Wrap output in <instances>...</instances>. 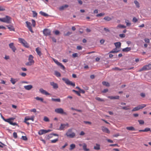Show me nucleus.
Segmentation results:
<instances>
[{
  "mask_svg": "<svg viewBox=\"0 0 151 151\" xmlns=\"http://www.w3.org/2000/svg\"><path fill=\"white\" fill-rule=\"evenodd\" d=\"M78 54L77 53H74L73 54L72 56L73 58H76L78 56Z\"/></svg>",
  "mask_w": 151,
  "mask_h": 151,
  "instance_id": "56",
  "label": "nucleus"
},
{
  "mask_svg": "<svg viewBox=\"0 0 151 151\" xmlns=\"http://www.w3.org/2000/svg\"><path fill=\"white\" fill-rule=\"evenodd\" d=\"M9 45V47L12 49L13 51L14 52H15L17 50V49L14 45V44L13 42H12L10 43Z\"/></svg>",
  "mask_w": 151,
  "mask_h": 151,
  "instance_id": "11",
  "label": "nucleus"
},
{
  "mask_svg": "<svg viewBox=\"0 0 151 151\" xmlns=\"http://www.w3.org/2000/svg\"><path fill=\"white\" fill-rule=\"evenodd\" d=\"M84 122L86 124H91V123L89 121H84Z\"/></svg>",
  "mask_w": 151,
  "mask_h": 151,
  "instance_id": "62",
  "label": "nucleus"
},
{
  "mask_svg": "<svg viewBox=\"0 0 151 151\" xmlns=\"http://www.w3.org/2000/svg\"><path fill=\"white\" fill-rule=\"evenodd\" d=\"M72 32H68L66 33H64V36H68L69 35L72 34Z\"/></svg>",
  "mask_w": 151,
  "mask_h": 151,
  "instance_id": "38",
  "label": "nucleus"
},
{
  "mask_svg": "<svg viewBox=\"0 0 151 151\" xmlns=\"http://www.w3.org/2000/svg\"><path fill=\"white\" fill-rule=\"evenodd\" d=\"M62 79L67 85H71L73 87L75 86V83H73L71 81H70L68 79L65 78H63Z\"/></svg>",
  "mask_w": 151,
  "mask_h": 151,
  "instance_id": "5",
  "label": "nucleus"
},
{
  "mask_svg": "<svg viewBox=\"0 0 151 151\" xmlns=\"http://www.w3.org/2000/svg\"><path fill=\"white\" fill-rule=\"evenodd\" d=\"M72 91L73 92H75L76 93V94L77 95H78V96H81V95L80 94V93L79 92H78V91H76L74 90H72Z\"/></svg>",
  "mask_w": 151,
  "mask_h": 151,
  "instance_id": "43",
  "label": "nucleus"
},
{
  "mask_svg": "<svg viewBox=\"0 0 151 151\" xmlns=\"http://www.w3.org/2000/svg\"><path fill=\"white\" fill-rule=\"evenodd\" d=\"M51 131V130H50V129H48L47 130H44V129H41L39 131V132H38V133L40 135H42L43 134L50 132Z\"/></svg>",
  "mask_w": 151,
  "mask_h": 151,
  "instance_id": "8",
  "label": "nucleus"
},
{
  "mask_svg": "<svg viewBox=\"0 0 151 151\" xmlns=\"http://www.w3.org/2000/svg\"><path fill=\"white\" fill-rule=\"evenodd\" d=\"M76 148V145L74 144H71L70 145L69 150H71Z\"/></svg>",
  "mask_w": 151,
  "mask_h": 151,
  "instance_id": "27",
  "label": "nucleus"
},
{
  "mask_svg": "<svg viewBox=\"0 0 151 151\" xmlns=\"http://www.w3.org/2000/svg\"><path fill=\"white\" fill-rule=\"evenodd\" d=\"M138 122L140 124H143L144 123V122L143 120H138Z\"/></svg>",
  "mask_w": 151,
  "mask_h": 151,
  "instance_id": "53",
  "label": "nucleus"
},
{
  "mask_svg": "<svg viewBox=\"0 0 151 151\" xmlns=\"http://www.w3.org/2000/svg\"><path fill=\"white\" fill-rule=\"evenodd\" d=\"M9 29L10 31H14V27L12 25L6 26Z\"/></svg>",
  "mask_w": 151,
  "mask_h": 151,
  "instance_id": "30",
  "label": "nucleus"
},
{
  "mask_svg": "<svg viewBox=\"0 0 151 151\" xmlns=\"http://www.w3.org/2000/svg\"><path fill=\"white\" fill-rule=\"evenodd\" d=\"M68 7V5L67 4H65L64 5H63L59 8V10L60 11H62L65 8H67Z\"/></svg>",
  "mask_w": 151,
  "mask_h": 151,
  "instance_id": "19",
  "label": "nucleus"
},
{
  "mask_svg": "<svg viewBox=\"0 0 151 151\" xmlns=\"http://www.w3.org/2000/svg\"><path fill=\"white\" fill-rule=\"evenodd\" d=\"M119 36L121 38H124L125 37V35L124 34H120L119 35Z\"/></svg>",
  "mask_w": 151,
  "mask_h": 151,
  "instance_id": "59",
  "label": "nucleus"
},
{
  "mask_svg": "<svg viewBox=\"0 0 151 151\" xmlns=\"http://www.w3.org/2000/svg\"><path fill=\"white\" fill-rule=\"evenodd\" d=\"M102 130L103 132L106 133H109L110 132L109 129L106 127H103L102 128Z\"/></svg>",
  "mask_w": 151,
  "mask_h": 151,
  "instance_id": "17",
  "label": "nucleus"
},
{
  "mask_svg": "<svg viewBox=\"0 0 151 151\" xmlns=\"http://www.w3.org/2000/svg\"><path fill=\"white\" fill-rule=\"evenodd\" d=\"M146 106V105L145 104H142L141 105H139L134 108L132 110V111H138L140 109H141L144 108Z\"/></svg>",
  "mask_w": 151,
  "mask_h": 151,
  "instance_id": "6",
  "label": "nucleus"
},
{
  "mask_svg": "<svg viewBox=\"0 0 151 151\" xmlns=\"http://www.w3.org/2000/svg\"><path fill=\"white\" fill-rule=\"evenodd\" d=\"M43 120L44 121L46 122H48L49 121V119H48V117H47L46 116H45L44 117Z\"/></svg>",
  "mask_w": 151,
  "mask_h": 151,
  "instance_id": "47",
  "label": "nucleus"
},
{
  "mask_svg": "<svg viewBox=\"0 0 151 151\" xmlns=\"http://www.w3.org/2000/svg\"><path fill=\"white\" fill-rule=\"evenodd\" d=\"M119 96H114V99H119Z\"/></svg>",
  "mask_w": 151,
  "mask_h": 151,
  "instance_id": "63",
  "label": "nucleus"
},
{
  "mask_svg": "<svg viewBox=\"0 0 151 151\" xmlns=\"http://www.w3.org/2000/svg\"><path fill=\"white\" fill-rule=\"evenodd\" d=\"M50 85L51 86H52L53 88L54 89H57L58 87V84L57 83H55L53 82H50Z\"/></svg>",
  "mask_w": 151,
  "mask_h": 151,
  "instance_id": "15",
  "label": "nucleus"
},
{
  "mask_svg": "<svg viewBox=\"0 0 151 151\" xmlns=\"http://www.w3.org/2000/svg\"><path fill=\"white\" fill-rule=\"evenodd\" d=\"M95 99L96 100L99 101H104L103 99H101L99 97H96L95 98Z\"/></svg>",
  "mask_w": 151,
  "mask_h": 151,
  "instance_id": "45",
  "label": "nucleus"
},
{
  "mask_svg": "<svg viewBox=\"0 0 151 151\" xmlns=\"http://www.w3.org/2000/svg\"><path fill=\"white\" fill-rule=\"evenodd\" d=\"M102 84L103 85L108 87H109L110 86L109 83L106 81H103L102 82Z\"/></svg>",
  "mask_w": 151,
  "mask_h": 151,
  "instance_id": "35",
  "label": "nucleus"
},
{
  "mask_svg": "<svg viewBox=\"0 0 151 151\" xmlns=\"http://www.w3.org/2000/svg\"><path fill=\"white\" fill-rule=\"evenodd\" d=\"M33 58L34 57L32 55H29L28 59L29 61L25 63V65L29 66L33 65L35 63V61L33 59Z\"/></svg>",
  "mask_w": 151,
  "mask_h": 151,
  "instance_id": "1",
  "label": "nucleus"
},
{
  "mask_svg": "<svg viewBox=\"0 0 151 151\" xmlns=\"http://www.w3.org/2000/svg\"><path fill=\"white\" fill-rule=\"evenodd\" d=\"M117 27L118 28H126V26H125L121 25V24H119L117 26Z\"/></svg>",
  "mask_w": 151,
  "mask_h": 151,
  "instance_id": "41",
  "label": "nucleus"
},
{
  "mask_svg": "<svg viewBox=\"0 0 151 151\" xmlns=\"http://www.w3.org/2000/svg\"><path fill=\"white\" fill-rule=\"evenodd\" d=\"M32 12L33 13V17H36L37 15V13L35 11H32Z\"/></svg>",
  "mask_w": 151,
  "mask_h": 151,
  "instance_id": "48",
  "label": "nucleus"
},
{
  "mask_svg": "<svg viewBox=\"0 0 151 151\" xmlns=\"http://www.w3.org/2000/svg\"><path fill=\"white\" fill-rule=\"evenodd\" d=\"M108 91V89H105L102 91V92L103 93H105Z\"/></svg>",
  "mask_w": 151,
  "mask_h": 151,
  "instance_id": "64",
  "label": "nucleus"
},
{
  "mask_svg": "<svg viewBox=\"0 0 151 151\" xmlns=\"http://www.w3.org/2000/svg\"><path fill=\"white\" fill-rule=\"evenodd\" d=\"M58 141V139L51 140V142L52 143H55Z\"/></svg>",
  "mask_w": 151,
  "mask_h": 151,
  "instance_id": "52",
  "label": "nucleus"
},
{
  "mask_svg": "<svg viewBox=\"0 0 151 151\" xmlns=\"http://www.w3.org/2000/svg\"><path fill=\"white\" fill-rule=\"evenodd\" d=\"M151 69V64H149L148 65H144L138 71L141 72L144 70H147Z\"/></svg>",
  "mask_w": 151,
  "mask_h": 151,
  "instance_id": "4",
  "label": "nucleus"
},
{
  "mask_svg": "<svg viewBox=\"0 0 151 151\" xmlns=\"http://www.w3.org/2000/svg\"><path fill=\"white\" fill-rule=\"evenodd\" d=\"M39 91L42 94H45L46 95H50V93L42 88H40Z\"/></svg>",
  "mask_w": 151,
  "mask_h": 151,
  "instance_id": "14",
  "label": "nucleus"
},
{
  "mask_svg": "<svg viewBox=\"0 0 151 151\" xmlns=\"http://www.w3.org/2000/svg\"><path fill=\"white\" fill-rule=\"evenodd\" d=\"M53 137V134H50L48 135L47 136V138L48 139H49L50 138H52Z\"/></svg>",
  "mask_w": 151,
  "mask_h": 151,
  "instance_id": "51",
  "label": "nucleus"
},
{
  "mask_svg": "<svg viewBox=\"0 0 151 151\" xmlns=\"http://www.w3.org/2000/svg\"><path fill=\"white\" fill-rule=\"evenodd\" d=\"M22 138L24 140H27V137L26 136H22Z\"/></svg>",
  "mask_w": 151,
  "mask_h": 151,
  "instance_id": "55",
  "label": "nucleus"
},
{
  "mask_svg": "<svg viewBox=\"0 0 151 151\" xmlns=\"http://www.w3.org/2000/svg\"><path fill=\"white\" fill-rule=\"evenodd\" d=\"M36 51L37 53V54L40 56L42 54L41 53V50H40V48L39 47H37L36 49Z\"/></svg>",
  "mask_w": 151,
  "mask_h": 151,
  "instance_id": "20",
  "label": "nucleus"
},
{
  "mask_svg": "<svg viewBox=\"0 0 151 151\" xmlns=\"http://www.w3.org/2000/svg\"><path fill=\"white\" fill-rule=\"evenodd\" d=\"M126 128L127 130H129V131H135V129L133 127H132V126L129 127H127Z\"/></svg>",
  "mask_w": 151,
  "mask_h": 151,
  "instance_id": "29",
  "label": "nucleus"
},
{
  "mask_svg": "<svg viewBox=\"0 0 151 151\" xmlns=\"http://www.w3.org/2000/svg\"><path fill=\"white\" fill-rule=\"evenodd\" d=\"M51 100L53 101H56V102H60V99L59 98L55 99L52 98L51 99Z\"/></svg>",
  "mask_w": 151,
  "mask_h": 151,
  "instance_id": "36",
  "label": "nucleus"
},
{
  "mask_svg": "<svg viewBox=\"0 0 151 151\" xmlns=\"http://www.w3.org/2000/svg\"><path fill=\"white\" fill-rule=\"evenodd\" d=\"M55 75L57 77H60L61 76L60 73L58 72L55 71Z\"/></svg>",
  "mask_w": 151,
  "mask_h": 151,
  "instance_id": "32",
  "label": "nucleus"
},
{
  "mask_svg": "<svg viewBox=\"0 0 151 151\" xmlns=\"http://www.w3.org/2000/svg\"><path fill=\"white\" fill-rule=\"evenodd\" d=\"M22 44L23 45L26 47L28 48L29 47V45H28V44L26 41L25 42H24Z\"/></svg>",
  "mask_w": 151,
  "mask_h": 151,
  "instance_id": "39",
  "label": "nucleus"
},
{
  "mask_svg": "<svg viewBox=\"0 0 151 151\" xmlns=\"http://www.w3.org/2000/svg\"><path fill=\"white\" fill-rule=\"evenodd\" d=\"M11 19H0V21L7 23H11Z\"/></svg>",
  "mask_w": 151,
  "mask_h": 151,
  "instance_id": "24",
  "label": "nucleus"
},
{
  "mask_svg": "<svg viewBox=\"0 0 151 151\" xmlns=\"http://www.w3.org/2000/svg\"><path fill=\"white\" fill-rule=\"evenodd\" d=\"M53 32L56 35H59L60 33V32L57 30L54 31Z\"/></svg>",
  "mask_w": 151,
  "mask_h": 151,
  "instance_id": "49",
  "label": "nucleus"
},
{
  "mask_svg": "<svg viewBox=\"0 0 151 151\" xmlns=\"http://www.w3.org/2000/svg\"><path fill=\"white\" fill-rule=\"evenodd\" d=\"M20 75L23 77H25L27 75L26 74L24 73H20Z\"/></svg>",
  "mask_w": 151,
  "mask_h": 151,
  "instance_id": "57",
  "label": "nucleus"
},
{
  "mask_svg": "<svg viewBox=\"0 0 151 151\" xmlns=\"http://www.w3.org/2000/svg\"><path fill=\"white\" fill-rule=\"evenodd\" d=\"M66 136L69 137L73 138L75 137L76 134L74 132H72V129H69L66 133Z\"/></svg>",
  "mask_w": 151,
  "mask_h": 151,
  "instance_id": "2",
  "label": "nucleus"
},
{
  "mask_svg": "<svg viewBox=\"0 0 151 151\" xmlns=\"http://www.w3.org/2000/svg\"><path fill=\"white\" fill-rule=\"evenodd\" d=\"M35 99L37 100L40 101L42 102H43V99L42 98H40L38 97H37L35 98Z\"/></svg>",
  "mask_w": 151,
  "mask_h": 151,
  "instance_id": "42",
  "label": "nucleus"
},
{
  "mask_svg": "<svg viewBox=\"0 0 151 151\" xmlns=\"http://www.w3.org/2000/svg\"><path fill=\"white\" fill-rule=\"evenodd\" d=\"M131 50V48L130 47H127L122 49V51L124 52H127Z\"/></svg>",
  "mask_w": 151,
  "mask_h": 151,
  "instance_id": "26",
  "label": "nucleus"
},
{
  "mask_svg": "<svg viewBox=\"0 0 151 151\" xmlns=\"http://www.w3.org/2000/svg\"><path fill=\"white\" fill-rule=\"evenodd\" d=\"M24 88L26 90H29L33 88V86L32 85H28L24 86Z\"/></svg>",
  "mask_w": 151,
  "mask_h": 151,
  "instance_id": "18",
  "label": "nucleus"
},
{
  "mask_svg": "<svg viewBox=\"0 0 151 151\" xmlns=\"http://www.w3.org/2000/svg\"><path fill=\"white\" fill-rule=\"evenodd\" d=\"M55 111L57 114H60L61 115H67V113L64 111L63 109L61 108L55 109Z\"/></svg>",
  "mask_w": 151,
  "mask_h": 151,
  "instance_id": "3",
  "label": "nucleus"
},
{
  "mask_svg": "<svg viewBox=\"0 0 151 151\" xmlns=\"http://www.w3.org/2000/svg\"><path fill=\"white\" fill-rule=\"evenodd\" d=\"M32 23L33 26L35 27V22L34 19H32Z\"/></svg>",
  "mask_w": 151,
  "mask_h": 151,
  "instance_id": "58",
  "label": "nucleus"
},
{
  "mask_svg": "<svg viewBox=\"0 0 151 151\" xmlns=\"http://www.w3.org/2000/svg\"><path fill=\"white\" fill-rule=\"evenodd\" d=\"M26 24H27V27L29 29L30 31L32 33H33L34 32L32 30V28L31 27L30 24L31 23L30 22H28L27 21L26 22Z\"/></svg>",
  "mask_w": 151,
  "mask_h": 151,
  "instance_id": "13",
  "label": "nucleus"
},
{
  "mask_svg": "<svg viewBox=\"0 0 151 151\" xmlns=\"http://www.w3.org/2000/svg\"><path fill=\"white\" fill-rule=\"evenodd\" d=\"M125 22L126 23V25L127 26H130L131 24L130 23L128 20H126L125 21Z\"/></svg>",
  "mask_w": 151,
  "mask_h": 151,
  "instance_id": "50",
  "label": "nucleus"
},
{
  "mask_svg": "<svg viewBox=\"0 0 151 151\" xmlns=\"http://www.w3.org/2000/svg\"><path fill=\"white\" fill-rule=\"evenodd\" d=\"M6 7L4 6H0V11H5Z\"/></svg>",
  "mask_w": 151,
  "mask_h": 151,
  "instance_id": "37",
  "label": "nucleus"
},
{
  "mask_svg": "<svg viewBox=\"0 0 151 151\" xmlns=\"http://www.w3.org/2000/svg\"><path fill=\"white\" fill-rule=\"evenodd\" d=\"M87 145L85 143H83V150L85 151H88L89 150V149L86 148Z\"/></svg>",
  "mask_w": 151,
  "mask_h": 151,
  "instance_id": "25",
  "label": "nucleus"
},
{
  "mask_svg": "<svg viewBox=\"0 0 151 151\" xmlns=\"http://www.w3.org/2000/svg\"><path fill=\"white\" fill-rule=\"evenodd\" d=\"M105 13H101L99 14L96 15L97 17H101L104 15Z\"/></svg>",
  "mask_w": 151,
  "mask_h": 151,
  "instance_id": "46",
  "label": "nucleus"
},
{
  "mask_svg": "<svg viewBox=\"0 0 151 151\" xmlns=\"http://www.w3.org/2000/svg\"><path fill=\"white\" fill-rule=\"evenodd\" d=\"M144 40L145 42L147 43H149L150 42V40L148 38H145V39Z\"/></svg>",
  "mask_w": 151,
  "mask_h": 151,
  "instance_id": "60",
  "label": "nucleus"
},
{
  "mask_svg": "<svg viewBox=\"0 0 151 151\" xmlns=\"http://www.w3.org/2000/svg\"><path fill=\"white\" fill-rule=\"evenodd\" d=\"M123 68L120 69L119 68L117 67H115L114 68H113L112 69L113 70H123Z\"/></svg>",
  "mask_w": 151,
  "mask_h": 151,
  "instance_id": "40",
  "label": "nucleus"
},
{
  "mask_svg": "<svg viewBox=\"0 0 151 151\" xmlns=\"http://www.w3.org/2000/svg\"><path fill=\"white\" fill-rule=\"evenodd\" d=\"M19 41L22 44H23L26 41L24 39L21 38H19Z\"/></svg>",
  "mask_w": 151,
  "mask_h": 151,
  "instance_id": "33",
  "label": "nucleus"
},
{
  "mask_svg": "<svg viewBox=\"0 0 151 151\" xmlns=\"http://www.w3.org/2000/svg\"><path fill=\"white\" fill-rule=\"evenodd\" d=\"M39 13L41 15H43L45 17H46L48 16V15L47 14L42 11L40 12Z\"/></svg>",
  "mask_w": 151,
  "mask_h": 151,
  "instance_id": "34",
  "label": "nucleus"
},
{
  "mask_svg": "<svg viewBox=\"0 0 151 151\" xmlns=\"http://www.w3.org/2000/svg\"><path fill=\"white\" fill-rule=\"evenodd\" d=\"M53 60L54 62L58 66H60V68L63 70H64L65 69L64 66L62 64L59 62L57 60L53 59Z\"/></svg>",
  "mask_w": 151,
  "mask_h": 151,
  "instance_id": "9",
  "label": "nucleus"
},
{
  "mask_svg": "<svg viewBox=\"0 0 151 151\" xmlns=\"http://www.w3.org/2000/svg\"><path fill=\"white\" fill-rule=\"evenodd\" d=\"M43 32L45 35L47 36L50 35L51 31L50 29H46L43 30Z\"/></svg>",
  "mask_w": 151,
  "mask_h": 151,
  "instance_id": "10",
  "label": "nucleus"
},
{
  "mask_svg": "<svg viewBox=\"0 0 151 151\" xmlns=\"http://www.w3.org/2000/svg\"><path fill=\"white\" fill-rule=\"evenodd\" d=\"M10 81L12 84H14L18 81V79L17 78H11Z\"/></svg>",
  "mask_w": 151,
  "mask_h": 151,
  "instance_id": "21",
  "label": "nucleus"
},
{
  "mask_svg": "<svg viewBox=\"0 0 151 151\" xmlns=\"http://www.w3.org/2000/svg\"><path fill=\"white\" fill-rule=\"evenodd\" d=\"M14 118H10L9 119H6V120H5V121L9 123L10 124L13 126L18 125L15 122L13 123L12 121L14 119Z\"/></svg>",
  "mask_w": 151,
  "mask_h": 151,
  "instance_id": "7",
  "label": "nucleus"
},
{
  "mask_svg": "<svg viewBox=\"0 0 151 151\" xmlns=\"http://www.w3.org/2000/svg\"><path fill=\"white\" fill-rule=\"evenodd\" d=\"M93 148L95 150H99L100 149V145L98 144H96V145Z\"/></svg>",
  "mask_w": 151,
  "mask_h": 151,
  "instance_id": "28",
  "label": "nucleus"
},
{
  "mask_svg": "<svg viewBox=\"0 0 151 151\" xmlns=\"http://www.w3.org/2000/svg\"><path fill=\"white\" fill-rule=\"evenodd\" d=\"M150 131V128H145L144 130H139V131L141 132H147Z\"/></svg>",
  "mask_w": 151,
  "mask_h": 151,
  "instance_id": "31",
  "label": "nucleus"
},
{
  "mask_svg": "<svg viewBox=\"0 0 151 151\" xmlns=\"http://www.w3.org/2000/svg\"><path fill=\"white\" fill-rule=\"evenodd\" d=\"M66 126L67 127H69V124L68 123H66V124H61L60 126L59 129L60 130H64V128Z\"/></svg>",
  "mask_w": 151,
  "mask_h": 151,
  "instance_id": "12",
  "label": "nucleus"
},
{
  "mask_svg": "<svg viewBox=\"0 0 151 151\" xmlns=\"http://www.w3.org/2000/svg\"><path fill=\"white\" fill-rule=\"evenodd\" d=\"M120 50L117 48L116 47L115 48L113 49L109 53H117L119 52Z\"/></svg>",
  "mask_w": 151,
  "mask_h": 151,
  "instance_id": "16",
  "label": "nucleus"
},
{
  "mask_svg": "<svg viewBox=\"0 0 151 151\" xmlns=\"http://www.w3.org/2000/svg\"><path fill=\"white\" fill-rule=\"evenodd\" d=\"M114 44L116 47L120 49L121 46V43L120 42H118L115 43Z\"/></svg>",
  "mask_w": 151,
  "mask_h": 151,
  "instance_id": "22",
  "label": "nucleus"
},
{
  "mask_svg": "<svg viewBox=\"0 0 151 151\" xmlns=\"http://www.w3.org/2000/svg\"><path fill=\"white\" fill-rule=\"evenodd\" d=\"M13 136L14 138H16L17 137V134L16 132H14L13 133Z\"/></svg>",
  "mask_w": 151,
  "mask_h": 151,
  "instance_id": "54",
  "label": "nucleus"
},
{
  "mask_svg": "<svg viewBox=\"0 0 151 151\" xmlns=\"http://www.w3.org/2000/svg\"><path fill=\"white\" fill-rule=\"evenodd\" d=\"M134 3L136 5L137 7H139V2L136 0H135L134 1Z\"/></svg>",
  "mask_w": 151,
  "mask_h": 151,
  "instance_id": "44",
  "label": "nucleus"
},
{
  "mask_svg": "<svg viewBox=\"0 0 151 151\" xmlns=\"http://www.w3.org/2000/svg\"><path fill=\"white\" fill-rule=\"evenodd\" d=\"M122 109H124V110H128V109H130L129 108H128V107H127V106L123 107H122Z\"/></svg>",
  "mask_w": 151,
  "mask_h": 151,
  "instance_id": "61",
  "label": "nucleus"
},
{
  "mask_svg": "<svg viewBox=\"0 0 151 151\" xmlns=\"http://www.w3.org/2000/svg\"><path fill=\"white\" fill-rule=\"evenodd\" d=\"M34 116H31L30 117H26L25 118V120H32V121H34Z\"/></svg>",
  "mask_w": 151,
  "mask_h": 151,
  "instance_id": "23",
  "label": "nucleus"
}]
</instances>
